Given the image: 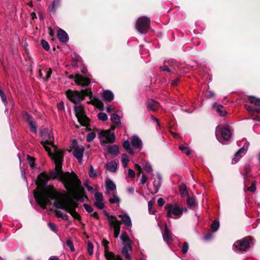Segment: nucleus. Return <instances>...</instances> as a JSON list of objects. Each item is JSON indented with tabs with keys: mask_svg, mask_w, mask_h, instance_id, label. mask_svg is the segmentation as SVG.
Listing matches in <instances>:
<instances>
[{
	"mask_svg": "<svg viewBox=\"0 0 260 260\" xmlns=\"http://www.w3.org/2000/svg\"><path fill=\"white\" fill-rule=\"evenodd\" d=\"M0 96L1 97L2 101L5 103L7 102V98L4 92L0 89Z\"/></svg>",
	"mask_w": 260,
	"mask_h": 260,
	"instance_id": "obj_55",
	"label": "nucleus"
},
{
	"mask_svg": "<svg viewBox=\"0 0 260 260\" xmlns=\"http://www.w3.org/2000/svg\"><path fill=\"white\" fill-rule=\"evenodd\" d=\"M147 181V177L145 174H142V177L141 179V183L142 184H145Z\"/></svg>",
	"mask_w": 260,
	"mask_h": 260,
	"instance_id": "obj_58",
	"label": "nucleus"
},
{
	"mask_svg": "<svg viewBox=\"0 0 260 260\" xmlns=\"http://www.w3.org/2000/svg\"><path fill=\"white\" fill-rule=\"evenodd\" d=\"M146 105L149 111H155L160 107L159 103L152 99H148L147 101Z\"/></svg>",
	"mask_w": 260,
	"mask_h": 260,
	"instance_id": "obj_13",
	"label": "nucleus"
},
{
	"mask_svg": "<svg viewBox=\"0 0 260 260\" xmlns=\"http://www.w3.org/2000/svg\"><path fill=\"white\" fill-rule=\"evenodd\" d=\"M188 249V244L187 242H184L183 245L182 251L183 254H186Z\"/></svg>",
	"mask_w": 260,
	"mask_h": 260,
	"instance_id": "obj_53",
	"label": "nucleus"
},
{
	"mask_svg": "<svg viewBox=\"0 0 260 260\" xmlns=\"http://www.w3.org/2000/svg\"><path fill=\"white\" fill-rule=\"evenodd\" d=\"M108 151L110 154H116L119 152V148L116 145H111L108 147Z\"/></svg>",
	"mask_w": 260,
	"mask_h": 260,
	"instance_id": "obj_31",
	"label": "nucleus"
},
{
	"mask_svg": "<svg viewBox=\"0 0 260 260\" xmlns=\"http://www.w3.org/2000/svg\"><path fill=\"white\" fill-rule=\"evenodd\" d=\"M128 175L130 177L134 178L135 177V173L133 170L129 169L128 170Z\"/></svg>",
	"mask_w": 260,
	"mask_h": 260,
	"instance_id": "obj_59",
	"label": "nucleus"
},
{
	"mask_svg": "<svg viewBox=\"0 0 260 260\" xmlns=\"http://www.w3.org/2000/svg\"><path fill=\"white\" fill-rule=\"evenodd\" d=\"M248 100L251 103H253L256 106H260V99L253 96H250L248 98Z\"/></svg>",
	"mask_w": 260,
	"mask_h": 260,
	"instance_id": "obj_36",
	"label": "nucleus"
},
{
	"mask_svg": "<svg viewBox=\"0 0 260 260\" xmlns=\"http://www.w3.org/2000/svg\"><path fill=\"white\" fill-rule=\"evenodd\" d=\"M91 93L89 89L82 90L81 91L68 90L66 91L67 98L75 104H77L83 100L85 96Z\"/></svg>",
	"mask_w": 260,
	"mask_h": 260,
	"instance_id": "obj_4",
	"label": "nucleus"
},
{
	"mask_svg": "<svg viewBox=\"0 0 260 260\" xmlns=\"http://www.w3.org/2000/svg\"><path fill=\"white\" fill-rule=\"evenodd\" d=\"M24 118L28 122L29 126L31 127V131L34 133H37V125L34 118L28 113H26L24 116Z\"/></svg>",
	"mask_w": 260,
	"mask_h": 260,
	"instance_id": "obj_16",
	"label": "nucleus"
},
{
	"mask_svg": "<svg viewBox=\"0 0 260 260\" xmlns=\"http://www.w3.org/2000/svg\"><path fill=\"white\" fill-rule=\"evenodd\" d=\"M54 160L55 165V171L47 174L46 172L40 174L36 181L37 185V188L34 191V196L38 203L42 208H45L49 203L51 199L50 191L53 190L58 192L53 185H49L44 186L49 179H57L63 184L64 187L68 191L71 192L74 198L78 201H83L81 194L76 192L77 189L80 185L81 182L78 178L76 174L72 172H63L62 171L61 154L57 153L55 159Z\"/></svg>",
	"mask_w": 260,
	"mask_h": 260,
	"instance_id": "obj_1",
	"label": "nucleus"
},
{
	"mask_svg": "<svg viewBox=\"0 0 260 260\" xmlns=\"http://www.w3.org/2000/svg\"><path fill=\"white\" fill-rule=\"evenodd\" d=\"M58 109L59 110H61L64 109V104L63 102L61 101L58 104Z\"/></svg>",
	"mask_w": 260,
	"mask_h": 260,
	"instance_id": "obj_62",
	"label": "nucleus"
},
{
	"mask_svg": "<svg viewBox=\"0 0 260 260\" xmlns=\"http://www.w3.org/2000/svg\"><path fill=\"white\" fill-rule=\"evenodd\" d=\"M111 120L113 123H114L116 124H118L120 123V117L116 114H112L111 115Z\"/></svg>",
	"mask_w": 260,
	"mask_h": 260,
	"instance_id": "obj_35",
	"label": "nucleus"
},
{
	"mask_svg": "<svg viewBox=\"0 0 260 260\" xmlns=\"http://www.w3.org/2000/svg\"><path fill=\"white\" fill-rule=\"evenodd\" d=\"M219 228V223L218 221H217L216 220H214L212 225H211V229L212 230L213 232H216Z\"/></svg>",
	"mask_w": 260,
	"mask_h": 260,
	"instance_id": "obj_38",
	"label": "nucleus"
},
{
	"mask_svg": "<svg viewBox=\"0 0 260 260\" xmlns=\"http://www.w3.org/2000/svg\"><path fill=\"white\" fill-rule=\"evenodd\" d=\"M41 43V45H42L43 48L45 50H46L47 51L49 50L50 46H49L48 43L46 40H42Z\"/></svg>",
	"mask_w": 260,
	"mask_h": 260,
	"instance_id": "obj_44",
	"label": "nucleus"
},
{
	"mask_svg": "<svg viewBox=\"0 0 260 260\" xmlns=\"http://www.w3.org/2000/svg\"><path fill=\"white\" fill-rule=\"evenodd\" d=\"M113 196L112 198H110L109 200V202L111 204H119L120 202V198L118 197L115 192L112 193Z\"/></svg>",
	"mask_w": 260,
	"mask_h": 260,
	"instance_id": "obj_32",
	"label": "nucleus"
},
{
	"mask_svg": "<svg viewBox=\"0 0 260 260\" xmlns=\"http://www.w3.org/2000/svg\"><path fill=\"white\" fill-rule=\"evenodd\" d=\"M41 136L42 137L41 144L52 159H55L57 153L59 152L61 154V160H62L63 152L54 145L53 143L54 137L52 133H49L45 129L41 132Z\"/></svg>",
	"mask_w": 260,
	"mask_h": 260,
	"instance_id": "obj_3",
	"label": "nucleus"
},
{
	"mask_svg": "<svg viewBox=\"0 0 260 260\" xmlns=\"http://www.w3.org/2000/svg\"><path fill=\"white\" fill-rule=\"evenodd\" d=\"M150 25V20L149 18L146 17H140L136 25V27L137 30L141 33H145L148 29Z\"/></svg>",
	"mask_w": 260,
	"mask_h": 260,
	"instance_id": "obj_9",
	"label": "nucleus"
},
{
	"mask_svg": "<svg viewBox=\"0 0 260 260\" xmlns=\"http://www.w3.org/2000/svg\"><path fill=\"white\" fill-rule=\"evenodd\" d=\"M74 109L79 123L82 126H87L89 124V119L84 114L83 108L80 106L75 105Z\"/></svg>",
	"mask_w": 260,
	"mask_h": 260,
	"instance_id": "obj_7",
	"label": "nucleus"
},
{
	"mask_svg": "<svg viewBox=\"0 0 260 260\" xmlns=\"http://www.w3.org/2000/svg\"><path fill=\"white\" fill-rule=\"evenodd\" d=\"M59 4L60 0H53L49 7V11L52 13H54L59 7Z\"/></svg>",
	"mask_w": 260,
	"mask_h": 260,
	"instance_id": "obj_28",
	"label": "nucleus"
},
{
	"mask_svg": "<svg viewBox=\"0 0 260 260\" xmlns=\"http://www.w3.org/2000/svg\"><path fill=\"white\" fill-rule=\"evenodd\" d=\"M131 142L134 147L138 149H141L142 142L141 139L137 136H132L131 138Z\"/></svg>",
	"mask_w": 260,
	"mask_h": 260,
	"instance_id": "obj_21",
	"label": "nucleus"
},
{
	"mask_svg": "<svg viewBox=\"0 0 260 260\" xmlns=\"http://www.w3.org/2000/svg\"><path fill=\"white\" fill-rule=\"evenodd\" d=\"M135 169L138 171L139 173L140 174L142 172V168L140 166L136 164Z\"/></svg>",
	"mask_w": 260,
	"mask_h": 260,
	"instance_id": "obj_63",
	"label": "nucleus"
},
{
	"mask_svg": "<svg viewBox=\"0 0 260 260\" xmlns=\"http://www.w3.org/2000/svg\"><path fill=\"white\" fill-rule=\"evenodd\" d=\"M251 241V238L250 237H245L237 241L233 246V250L237 252L246 251L249 247Z\"/></svg>",
	"mask_w": 260,
	"mask_h": 260,
	"instance_id": "obj_6",
	"label": "nucleus"
},
{
	"mask_svg": "<svg viewBox=\"0 0 260 260\" xmlns=\"http://www.w3.org/2000/svg\"><path fill=\"white\" fill-rule=\"evenodd\" d=\"M160 185H161V177L159 174H157L156 175V178L155 179V180L153 182V186H154V188L155 189V193L158 192Z\"/></svg>",
	"mask_w": 260,
	"mask_h": 260,
	"instance_id": "obj_27",
	"label": "nucleus"
},
{
	"mask_svg": "<svg viewBox=\"0 0 260 260\" xmlns=\"http://www.w3.org/2000/svg\"><path fill=\"white\" fill-rule=\"evenodd\" d=\"M169 62H165V64L163 67H161L160 69L162 71H167L169 72H172L173 74L174 73V71L175 70L173 62H172V64L169 63V66H168L166 63H168Z\"/></svg>",
	"mask_w": 260,
	"mask_h": 260,
	"instance_id": "obj_29",
	"label": "nucleus"
},
{
	"mask_svg": "<svg viewBox=\"0 0 260 260\" xmlns=\"http://www.w3.org/2000/svg\"><path fill=\"white\" fill-rule=\"evenodd\" d=\"M108 221L111 229L114 231V236L118 238L120 233L121 221L113 216L108 215Z\"/></svg>",
	"mask_w": 260,
	"mask_h": 260,
	"instance_id": "obj_10",
	"label": "nucleus"
},
{
	"mask_svg": "<svg viewBox=\"0 0 260 260\" xmlns=\"http://www.w3.org/2000/svg\"><path fill=\"white\" fill-rule=\"evenodd\" d=\"M57 36L58 40L61 42L65 43L69 40L68 35L67 32L61 29L58 30Z\"/></svg>",
	"mask_w": 260,
	"mask_h": 260,
	"instance_id": "obj_20",
	"label": "nucleus"
},
{
	"mask_svg": "<svg viewBox=\"0 0 260 260\" xmlns=\"http://www.w3.org/2000/svg\"><path fill=\"white\" fill-rule=\"evenodd\" d=\"M245 173L243 175L244 179L246 180L248 177V173L249 172V168L248 167H245Z\"/></svg>",
	"mask_w": 260,
	"mask_h": 260,
	"instance_id": "obj_60",
	"label": "nucleus"
},
{
	"mask_svg": "<svg viewBox=\"0 0 260 260\" xmlns=\"http://www.w3.org/2000/svg\"><path fill=\"white\" fill-rule=\"evenodd\" d=\"M75 82L77 85L84 86H87L89 84L90 80L80 75L77 74L75 75Z\"/></svg>",
	"mask_w": 260,
	"mask_h": 260,
	"instance_id": "obj_14",
	"label": "nucleus"
},
{
	"mask_svg": "<svg viewBox=\"0 0 260 260\" xmlns=\"http://www.w3.org/2000/svg\"><path fill=\"white\" fill-rule=\"evenodd\" d=\"M102 244L104 247L105 251L109 250V242L106 240H103L102 241Z\"/></svg>",
	"mask_w": 260,
	"mask_h": 260,
	"instance_id": "obj_56",
	"label": "nucleus"
},
{
	"mask_svg": "<svg viewBox=\"0 0 260 260\" xmlns=\"http://www.w3.org/2000/svg\"><path fill=\"white\" fill-rule=\"evenodd\" d=\"M187 204L189 207H193L195 205V199L194 197H189L187 199Z\"/></svg>",
	"mask_w": 260,
	"mask_h": 260,
	"instance_id": "obj_39",
	"label": "nucleus"
},
{
	"mask_svg": "<svg viewBox=\"0 0 260 260\" xmlns=\"http://www.w3.org/2000/svg\"><path fill=\"white\" fill-rule=\"evenodd\" d=\"M44 73L45 74V76L43 77V78L47 80L50 77L51 74L52 73V70L50 68L47 69L44 71Z\"/></svg>",
	"mask_w": 260,
	"mask_h": 260,
	"instance_id": "obj_48",
	"label": "nucleus"
},
{
	"mask_svg": "<svg viewBox=\"0 0 260 260\" xmlns=\"http://www.w3.org/2000/svg\"><path fill=\"white\" fill-rule=\"evenodd\" d=\"M95 137V134L93 132H91L88 134L86 137V141L88 142H91Z\"/></svg>",
	"mask_w": 260,
	"mask_h": 260,
	"instance_id": "obj_41",
	"label": "nucleus"
},
{
	"mask_svg": "<svg viewBox=\"0 0 260 260\" xmlns=\"http://www.w3.org/2000/svg\"><path fill=\"white\" fill-rule=\"evenodd\" d=\"M98 117L100 120L102 121H106L108 118L107 114L103 112L99 113L98 114Z\"/></svg>",
	"mask_w": 260,
	"mask_h": 260,
	"instance_id": "obj_43",
	"label": "nucleus"
},
{
	"mask_svg": "<svg viewBox=\"0 0 260 260\" xmlns=\"http://www.w3.org/2000/svg\"><path fill=\"white\" fill-rule=\"evenodd\" d=\"M120 239L122 241L123 245H124V244H129V237L126 233H122V234L120 236Z\"/></svg>",
	"mask_w": 260,
	"mask_h": 260,
	"instance_id": "obj_34",
	"label": "nucleus"
},
{
	"mask_svg": "<svg viewBox=\"0 0 260 260\" xmlns=\"http://www.w3.org/2000/svg\"><path fill=\"white\" fill-rule=\"evenodd\" d=\"M94 198L95 201L103 200V193L101 192H96L94 194Z\"/></svg>",
	"mask_w": 260,
	"mask_h": 260,
	"instance_id": "obj_47",
	"label": "nucleus"
},
{
	"mask_svg": "<svg viewBox=\"0 0 260 260\" xmlns=\"http://www.w3.org/2000/svg\"><path fill=\"white\" fill-rule=\"evenodd\" d=\"M128 161L129 158L127 155L126 153L123 154L121 156V162L124 168L127 167Z\"/></svg>",
	"mask_w": 260,
	"mask_h": 260,
	"instance_id": "obj_33",
	"label": "nucleus"
},
{
	"mask_svg": "<svg viewBox=\"0 0 260 260\" xmlns=\"http://www.w3.org/2000/svg\"><path fill=\"white\" fill-rule=\"evenodd\" d=\"M55 214L57 217H60L63 219L67 220L68 218V215L67 214H64L60 211H56L55 212Z\"/></svg>",
	"mask_w": 260,
	"mask_h": 260,
	"instance_id": "obj_40",
	"label": "nucleus"
},
{
	"mask_svg": "<svg viewBox=\"0 0 260 260\" xmlns=\"http://www.w3.org/2000/svg\"><path fill=\"white\" fill-rule=\"evenodd\" d=\"M105 256L108 260H122L120 256H115L114 254L109 250L105 251Z\"/></svg>",
	"mask_w": 260,
	"mask_h": 260,
	"instance_id": "obj_25",
	"label": "nucleus"
},
{
	"mask_svg": "<svg viewBox=\"0 0 260 260\" xmlns=\"http://www.w3.org/2000/svg\"><path fill=\"white\" fill-rule=\"evenodd\" d=\"M49 228L54 232H56L57 231V227L56 224L49 222L48 223Z\"/></svg>",
	"mask_w": 260,
	"mask_h": 260,
	"instance_id": "obj_51",
	"label": "nucleus"
},
{
	"mask_svg": "<svg viewBox=\"0 0 260 260\" xmlns=\"http://www.w3.org/2000/svg\"><path fill=\"white\" fill-rule=\"evenodd\" d=\"M102 96L105 101L109 102H111L114 99L113 93L109 90L104 91L102 93Z\"/></svg>",
	"mask_w": 260,
	"mask_h": 260,
	"instance_id": "obj_23",
	"label": "nucleus"
},
{
	"mask_svg": "<svg viewBox=\"0 0 260 260\" xmlns=\"http://www.w3.org/2000/svg\"><path fill=\"white\" fill-rule=\"evenodd\" d=\"M83 207L86 211L88 213H91L93 211L92 207L88 204H84L83 205Z\"/></svg>",
	"mask_w": 260,
	"mask_h": 260,
	"instance_id": "obj_52",
	"label": "nucleus"
},
{
	"mask_svg": "<svg viewBox=\"0 0 260 260\" xmlns=\"http://www.w3.org/2000/svg\"><path fill=\"white\" fill-rule=\"evenodd\" d=\"M87 250H88V253L90 255H92L93 253V246L92 244L89 242L87 244Z\"/></svg>",
	"mask_w": 260,
	"mask_h": 260,
	"instance_id": "obj_49",
	"label": "nucleus"
},
{
	"mask_svg": "<svg viewBox=\"0 0 260 260\" xmlns=\"http://www.w3.org/2000/svg\"><path fill=\"white\" fill-rule=\"evenodd\" d=\"M221 135L222 138V140H219V141L223 144H225V143L224 141H228L231 138L232 134L229 129L226 127H224L221 130Z\"/></svg>",
	"mask_w": 260,
	"mask_h": 260,
	"instance_id": "obj_15",
	"label": "nucleus"
},
{
	"mask_svg": "<svg viewBox=\"0 0 260 260\" xmlns=\"http://www.w3.org/2000/svg\"><path fill=\"white\" fill-rule=\"evenodd\" d=\"M162 237L165 241L168 244L171 243L173 240V235L168 229L167 225H165V232L162 233Z\"/></svg>",
	"mask_w": 260,
	"mask_h": 260,
	"instance_id": "obj_18",
	"label": "nucleus"
},
{
	"mask_svg": "<svg viewBox=\"0 0 260 260\" xmlns=\"http://www.w3.org/2000/svg\"><path fill=\"white\" fill-rule=\"evenodd\" d=\"M84 151V147L81 145L76 146L74 149V156L80 164L82 162V158Z\"/></svg>",
	"mask_w": 260,
	"mask_h": 260,
	"instance_id": "obj_12",
	"label": "nucleus"
},
{
	"mask_svg": "<svg viewBox=\"0 0 260 260\" xmlns=\"http://www.w3.org/2000/svg\"><path fill=\"white\" fill-rule=\"evenodd\" d=\"M27 159H28V162H29V164L31 168L34 167V165H35V159H34V158L33 157H31L30 156H27Z\"/></svg>",
	"mask_w": 260,
	"mask_h": 260,
	"instance_id": "obj_54",
	"label": "nucleus"
},
{
	"mask_svg": "<svg viewBox=\"0 0 260 260\" xmlns=\"http://www.w3.org/2000/svg\"><path fill=\"white\" fill-rule=\"evenodd\" d=\"M89 176L91 178H95L97 176V172L92 165L89 166Z\"/></svg>",
	"mask_w": 260,
	"mask_h": 260,
	"instance_id": "obj_37",
	"label": "nucleus"
},
{
	"mask_svg": "<svg viewBox=\"0 0 260 260\" xmlns=\"http://www.w3.org/2000/svg\"><path fill=\"white\" fill-rule=\"evenodd\" d=\"M119 217L121 218V221L127 227L132 226V221L129 216L126 213L119 214Z\"/></svg>",
	"mask_w": 260,
	"mask_h": 260,
	"instance_id": "obj_22",
	"label": "nucleus"
},
{
	"mask_svg": "<svg viewBox=\"0 0 260 260\" xmlns=\"http://www.w3.org/2000/svg\"><path fill=\"white\" fill-rule=\"evenodd\" d=\"M245 108L249 112L251 111H255V108H253L251 107L250 106H248L247 105H245Z\"/></svg>",
	"mask_w": 260,
	"mask_h": 260,
	"instance_id": "obj_64",
	"label": "nucleus"
},
{
	"mask_svg": "<svg viewBox=\"0 0 260 260\" xmlns=\"http://www.w3.org/2000/svg\"><path fill=\"white\" fill-rule=\"evenodd\" d=\"M255 182H252L251 185L249 187L247 188L246 190L250 192H253L256 190Z\"/></svg>",
	"mask_w": 260,
	"mask_h": 260,
	"instance_id": "obj_50",
	"label": "nucleus"
},
{
	"mask_svg": "<svg viewBox=\"0 0 260 260\" xmlns=\"http://www.w3.org/2000/svg\"><path fill=\"white\" fill-rule=\"evenodd\" d=\"M165 209L167 211V216L170 218L178 219L183 214V209L176 204H167L165 206Z\"/></svg>",
	"mask_w": 260,
	"mask_h": 260,
	"instance_id": "obj_5",
	"label": "nucleus"
},
{
	"mask_svg": "<svg viewBox=\"0 0 260 260\" xmlns=\"http://www.w3.org/2000/svg\"><path fill=\"white\" fill-rule=\"evenodd\" d=\"M132 247L130 244H124V245H123V247L122 249V253L127 260L131 259V255L129 252H132Z\"/></svg>",
	"mask_w": 260,
	"mask_h": 260,
	"instance_id": "obj_19",
	"label": "nucleus"
},
{
	"mask_svg": "<svg viewBox=\"0 0 260 260\" xmlns=\"http://www.w3.org/2000/svg\"><path fill=\"white\" fill-rule=\"evenodd\" d=\"M144 169L145 171L148 173L152 172V168L151 165L149 163L147 162L144 166Z\"/></svg>",
	"mask_w": 260,
	"mask_h": 260,
	"instance_id": "obj_45",
	"label": "nucleus"
},
{
	"mask_svg": "<svg viewBox=\"0 0 260 260\" xmlns=\"http://www.w3.org/2000/svg\"><path fill=\"white\" fill-rule=\"evenodd\" d=\"M75 190L77 193L81 194L83 199V201H80L83 202L84 200L83 196L84 189L81 187V185ZM68 192L70 194V196L66 193L55 192L53 190L50 191L51 199L55 200L53 205L57 209L69 212L74 218L80 220L79 214L75 211L76 208L78 207V204L74 200L78 201L74 198L71 192Z\"/></svg>",
	"mask_w": 260,
	"mask_h": 260,
	"instance_id": "obj_2",
	"label": "nucleus"
},
{
	"mask_svg": "<svg viewBox=\"0 0 260 260\" xmlns=\"http://www.w3.org/2000/svg\"><path fill=\"white\" fill-rule=\"evenodd\" d=\"M179 191L181 197H185L188 194L186 186L184 183L179 186Z\"/></svg>",
	"mask_w": 260,
	"mask_h": 260,
	"instance_id": "obj_30",
	"label": "nucleus"
},
{
	"mask_svg": "<svg viewBox=\"0 0 260 260\" xmlns=\"http://www.w3.org/2000/svg\"><path fill=\"white\" fill-rule=\"evenodd\" d=\"M105 186L106 188V191L108 193H114L116 191V185L114 182L110 179L108 178L106 179L105 182Z\"/></svg>",
	"mask_w": 260,
	"mask_h": 260,
	"instance_id": "obj_17",
	"label": "nucleus"
},
{
	"mask_svg": "<svg viewBox=\"0 0 260 260\" xmlns=\"http://www.w3.org/2000/svg\"><path fill=\"white\" fill-rule=\"evenodd\" d=\"M103 200H101L100 201H97L95 202L94 205L98 209H102L104 208L105 204L103 202Z\"/></svg>",
	"mask_w": 260,
	"mask_h": 260,
	"instance_id": "obj_42",
	"label": "nucleus"
},
{
	"mask_svg": "<svg viewBox=\"0 0 260 260\" xmlns=\"http://www.w3.org/2000/svg\"><path fill=\"white\" fill-rule=\"evenodd\" d=\"M165 201L162 198H159L157 201L158 206H162L165 204Z\"/></svg>",
	"mask_w": 260,
	"mask_h": 260,
	"instance_id": "obj_61",
	"label": "nucleus"
},
{
	"mask_svg": "<svg viewBox=\"0 0 260 260\" xmlns=\"http://www.w3.org/2000/svg\"><path fill=\"white\" fill-rule=\"evenodd\" d=\"M99 138L102 145L106 143H113L115 140L114 134L111 133L109 129L102 131L99 133Z\"/></svg>",
	"mask_w": 260,
	"mask_h": 260,
	"instance_id": "obj_8",
	"label": "nucleus"
},
{
	"mask_svg": "<svg viewBox=\"0 0 260 260\" xmlns=\"http://www.w3.org/2000/svg\"><path fill=\"white\" fill-rule=\"evenodd\" d=\"M117 164L114 161L108 162L106 165V169L111 172H115L117 170Z\"/></svg>",
	"mask_w": 260,
	"mask_h": 260,
	"instance_id": "obj_26",
	"label": "nucleus"
},
{
	"mask_svg": "<svg viewBox=\"0 0 260 260\" xmlns=\"http://www.w3.org/2000/svg\"><path fill=\"white\" fill-rule=\"evenodd\" d=\"M66 245L70 248L71 251H74L75 248L73 243L70 239H68L66 242Z\"/></svg>",
	"mask_w": 260,
	"mask_h": 260,
	"instance_id": "obj_46",
	"label": "nucleus"
},
{
	"mask_svg": "<svg viewBox=\"0 0 260 260\" xmlns=\"http://www.w3.org/2000/svg\"><path fill=\"white\" fill-rule=\"evenodd\" d=\"M123 147L124 149H125L126 150L128 148H129V147H130V143L128 141V140H126V141H125L123 143Z\"/></svg>",
	"mask_w": 260,
	"mask_h": 260,
	"instance_id": "obj_57",
	"label": "nucleus"
},
{
	"mask_svg": "<svg viewBox=\"0 0 260 260\" xmlns=\"http://www.w3.org/2000/svg\"><path fill=\"white\" fill-rule=\"evenodd\" d=\"M249 145V144L248 142L245 143L243 147L241 148L236 153L234 158L232 159V162L233 164H236L240 160L241 157L246 154Z\"/></svg>",
	"mask_w": 260,
	"mask_h": 260,
	"instance_id": "obj_11",
	"label": "nucleus"
},
{
	"mask_svg": "<svg viewBox=\"0 0 260 260\" xmlns=\"http://www.w3.org/2000/svg\"><path fill=\"white\" fill-rule=\"evenodd\" d=\"M213 108L221 116H224L227 114L221 105H217L216 103H214L213 105Z\"/></svg>",
	"mask_w": 260,
	"mask_h": 260,
	"instance_id": "obj_24",
	"label": "nucleus"
}]
</instances>
